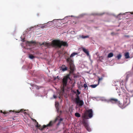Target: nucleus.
I'll list each match as a JSON object with an SVG mask.
<instances>
[{
	"instance_id": "nucleus-1",
	"label": "nucleus",
	"mask_w": 133,
	"mask_h": 133,
	"mask_svg": "<svg viewBox=\"0 0 133 133\" xmlns=\"http://www.w3.org/2000/svg\"><path fill=\"white\" fill-rule=\"evenodd\" d=\"M51 45L56 49H59L61 48L62 46L67 47L68 44L66 42L54 40L52 41Z\"/></svg>"
},
{
	"instance_id": "nucleus-2",
	"label": "nucleus",
	"mask_w": 133,
	"mask_h": 133,
	"mask_svg": "<svg viewBox=\"0 0 133 133\" xmlns=\"http://www.w3.org/2000/svg\"><path fill=\"white\" fill-rule=\"evenodd\" d=\"M77 54V53L73 52L71 55L70 57H68L66 59V62L69 63L70 66V74H72L74 72L75 69L72 58H71Z\"/></svg>"
},
{
	"instance_id": "nucleus-3",
	"label": "nucleus",
	"mask_w": 133,
	"mask_h": 133,
	"mask_svg": "<svg viewBox=\"0 0 133 133\" xmlns=\"http://www.w3.org/2000/svg\"><path fill=\"white\" fill-rule=\"evenodd\" d=\"M70 75V74H68L64 77L63 79V84L64 87L66 86L68 80V79H70V78L69 77Z\"/></svg>"
},
{
	"instance_id": "nucleus-4",
	"label": "nucleus",
	"mask_w": 133,
	"mask_h": 133,
	"mask_svg": "<svg viewBox=\"0 0 133 133\" xmlns=\"http://www.w3.org/2000/svg\"><path fill=\"white\" fill-rule=\"evenodd\" d=\"M53 124V122L52 121H50L49 123L47 124L46 125H43V127H41L40 128H39V129H40L42 131L46 127H51L52 126Z\"/></svg>"
},
{
	"instance_id": "nucleus-5",
	"label": "nucleus",
	"mask_w": 133,
	"mask_h": 133,
	"mask_svg": "<svg viewBox=\"0 0 133 133\" xmlns=\"http://www.w3.org/2000/svg\"><path fill=\"white\" fill-rule=\"evenodd\" d=\"M86 114L88 115L90 118H91L93 115L92 110V109H89L86 111Z\"/></svg>"
},
{
	"instance_id": "nucleus-6",
	"label": "nucleus",
	"mask_w": 133,
	"mask_h": 133,
	"mask_svg": "<svg viewBox=\"0 0 133 133\" xmlns=\"http://www.w3.org/2000/svg\"><path fill=\"white\" fill-rule=\"evenodd\" d=\"M86 117V115L85 114L83 116V120L82 121V122L83 124L84 125V126H85L86 125H87V124H88L86 122V120L85 119Z\"/></svg>"
},
{
	"instance_id": "nucleus-7",
	"label": "nucleus",
	"mask_w": 133,
	"mask_h": 133,
	"mask_svg": "<svg viewBox=\"0 0 133 133\" xmlns=\"http://www.w3.org/2000/svg\"><path fill=\"white\" fill-rule=\"evenodd\" d=\"M109 101L112 103H118L119 102V101L117 99L112 98L109 99Z\"/></svg>"
},
{
	"instance_id": "nucleus-8",
	"label": "nucleus",
	"mask_w": 133,
	"mask_h": 133,
	"mask_svg": "<svg viewBox=\"0 0 133 133\" xmlns=\"http://www.w3.org/2000/svg\"><path fill=\"white\" fill-rule=\"evenodd\" d=\"M75 103L79 106H82L84 104V102L82 100H79L78 101H76L75 102Z\"/></svg>"
},
{
	"instance_id": "nucleus-9",
	"label": "nucleus",
	"mask_w": 133,
	"mask_h": 133,
	"mask_svg": "<svg viewBox=\"0 0 133 133\" xmlns=\"http://www.w3.org/2000/svg\"><path fill=\"white\" fill-rule=\"evenodd\" d=\"M58 20L59 19H58ZM57 20H58V19H54L52 21H49L47 23L48 25H49V27L50 26H53L55 24L54 22L55 21L56 22V21H57Z\"/></svg>"
},
{
	"instance_id": "nucleus-10",
	"label": "nucleus",
	"mask_w": 133,
	"mask_h": 133,
	"mask_svg": "<svg viewBox=\"0 0 133 133\" xmlns=\"http://www.w3.org/2000/svg\"><path fill=\"white\" fill-rule=\"evenodd\" d=\"M117 103L119 107L122 109H123L126 107L124 103H121L119 101V102H118Z\"/></svg>"
},
{
	"instance_id": "nucleus-11",
	"label": "nucleus",
	"mask_w": 133,
	"mask_h": 133,
	"mask_svg": "<svg viewBox=\"0 0 133 133\" xmlns=\"http://www.w3.org/2000/svg\"><path fill=\"white\" fill-rule=\"evenodd\" d=\"M124 103L127 106L130 103V99L129 98H125L124 100Z\"/></svg>"
},
{
	"instance_id": "nucleus-12",
	"label": "nucleus",
	"mask_w": 133,
	"mask_h": 133,
	"mask_svg": "<svg viewBox=\"0 0 133 133\" xmlns=\"http://www.w3.org/2000/svg\"><path fill=\"white\" fill-rule=\"evenodd\" d=\"M82 50L86 54V55L88 56H90V55L89 53V52L88 49H86L84 48H82Z\"/></svg>"
},
{
	"instance_id": "nucleus-13",
	"label": "nucleus",
	"mask_w": 133,
	"mask_h": 133,
	"mask_svg": "<svg viewBox=\"0 0 133 133\" xmlns=\"http://www.w3.org/2000/svg\"><path fill=\"white\" fill-rule=\"evenodd\" d=\"M60 69L63 71H64L67 70V68L64 65H62L60 67Z\"/></svg>"
},
{
	"instance_id": "nucleus-14",
	"label": "nucleus",
	"mask_w": 133,
	"mask_h": 133,
	"mask_svg": "<svg viewBox=\"0 0 133 133\" xmlns=\"http://www.w3.org/2000/svg\"><path fill=\"white\" fill-rule=\"evenodd\" d=\"M131 94V92H129V93H126L125 95H124L126 97H127L126 98H129L130 99V98L132 97L133 96V95H130V94Z\"/></svg>"
},
{
	"instance_id": "nucleus-15",
	"label": "nucleus",
	"mask_w": 133,
	"mask_h": 133,
	"mask_svg": "<svg viewBox=\"0 0 133 133\" xmlns=\"http://www.w3.org/2000/svg\"><path fill=\"white\" fill-rule=\"evenodd\" d=\"M39 44H40L41 45H44V46H49L50 45L49 43H47L46 42H43L42 44H41V43H39Z\"/></svg>"
},
{
	"instance_id": "nucleus-16",
	"label": "nucleus",
	"mask_w": 133,
	"mask_h": 133,
	"mask_svg": "<svg viewBox=\"0 0 133 133\" xmlns=\"http://www.w3.org/2000/svg\"><path fill=\"white\" fill-rule=\"evenodd\" d=\"M100 82V77H98V83L97 84H94V85H91L90 86L92 88H94L96 87L99 84V82Z\"/></svg>"
},
{
	"instance_id": "nucleus-17",
	"label": "nucleus",
	"mask_w": 133,
	"mask_h": 133,
	"mask_svg": "<svg viewBox=\"0 0 133 133\" xmlns=\"http://www.w3.org/2000/svg\"><path fill=\"white\" fill-rule=\"evenodd\" d=\"M84 126L85 128L89 132H90L91 131V129L90 128V127L89 126L88 124H87V125H86Z\"/></svg>"
},
{
	"instance_id": "nucleus-18",
	"label": "nucleus",
	"mask_w": 133,
	"mask_h": 133,
	"mask_svg": "<svg viewBox=\"0 0 133 133\" xmlns=\"http://www.w3.org/2000/svg\"><path fill=\"white\" fill-rule=\"evenodd\" d=\"M125 58L127 59L130 58L129 53L128 52H127L125 54Z\"/></svg>"
},
{
	"instance_id": "nucleus-19",
	"label": "nucleus",
	"mask_w": 133,
	"mask_h": 133,
	"mask_svg": "<svg viewBox=\"0 0 133 133\" xmlns=\"http://www.w3.org/2000/svg\"><path fill=\"white\" fill-rule=\"evenodd\" d=\"M100 100L104 102H108V100L104 97H100Z\"/></svg>"
},
{
	"instance_id": "nucleus-20",
	"label": "nucleus",
	"mask_w": 133,
	"mask_h": 133,
	"mask_svg": "<svg viewBox=\"0 0 133 133\" xmlns=\"http://www.w3.org/2000/svg\"><path fill=\"white\" fill-rule=\"evenodd\" d=\"M113 56V53L112 52H111L108 54V58H110L112 57Z\"/></svg>"
},
{
	"instance_id": "nucleus-21",
	"label": "nucleus",
	"mask_w": 133,
	"mask_h": 133,
	"mask_svg": "<svg viewBox=\"0 0 133 133\" xmlns=\"http://www.w3.org/2000/svg\"><path fill=\"white\" fill-rule=\"evenodd\" d=\"M79 100H80L79 96L78 95H77L76 97L75 98V102Z\"/></svg>"
},
{
	"instance_id": "nucleus-22",
	"label": "nucleus",
	"mask_w": 133,
	"mask_h": 133,
	"mask_svg": "<svg viewBox=\"0 0 133 133\" xmlns=\"http://www.w3.org/2000/svg\"><path fill=\"white\" fill-rule=\"evenodd\" d=\"M75 116L77 117H79L81 116L80 114L78 113H77V112L75 114Z\"/></svg>"
},
{
	"instance_id": "nucleus-23",
	"label": "nucleus",
	"mask_w": 133,
	"mask_h": 133,
	"mask_svg": "<svg viewBox=\"0 0 133 133\" xmlns=\"http://www.w3.org/2000/svg\"><path fill=\"white\" fill-rule=\"evenodd\" d=\"M102 77H100V81L102 80L103 78H104L105 77V74H102Z\"/></svg>"
},
{
	"instance_id": "nucleus-24",
	"label": "nucleus",
	"mask_w": 133,
	"mask_h": 133,
	"mask_svg": "<svg viewBox=\"0 0 133 133\" xmlns=\"http://www.w3.org/2000/svg\"><path fill=\"white\" fill-rule=\"evenodd\" d=\"M83 86L85 88V89L87 90H88V87L86 84H84Z\"/></svg>"
},
{
	"instance_id": "nucleus-25",
	"label": "nucleus",
	"mask_w": 133,
	"mask_h": 133,
	"mask_svg": "<svg viewBox=\"0 0 133 133\" xmlns=\"http://www.w3.org/2000/svg\"><path fill=\"white\" fill-rule=\"evenodd\" d=\"M29 57L31 59H33L35 58V57L32 55H29Z\"/></svg>"
},
{
	"instance_id": "nucleus-26",
	"label": "nucleus",
	"mask_w": 133,
	"mask_h": 133,
	"mask_svg": "<svg viewBox=\"0 0 133 133\" xmlns=\"http://www.w3.org/2000/svg\"><path fill=\"white\" fill-rule=\"evenodd\" d=\"M122 57V55H121L119 54L117 56V59H120L121 57Z\"/></svg>"
},
{
	"instance_id": "nucleus-27",
	"label": "nucleus",
	"mask_w": 133,
	"mask_h": 133,
	"mask_svg": "<svg viewBox=\"0 0 133 133\" xmlns=\"http://www.w3.org/2000/svg\"><path fill=\"white\" fill-rule=\"evenodd\" d=\"M49 25H48V24H47L46 25H44L42 26V28H47V27H49Z\"/></svg>"
},
{
	"instance_id": "nucleus-28",
	"label": "nucleus",
	"mask_w": 133,
	"mask_h": 133,
	"mask_svg": "<svg viewBox=\"0 0 133 133\" xmlns=\"http://www.w3.org/2000/svg\"><path fill=\"white\" fill-rule=\"evenodd\" d=\"M89 37V36H84L83 35H82L81 36V37L83 38H88Z\"/></svg>"
},
{
	"instance_id": "nucleus-29",
	"label": "nucleus",
	"mask_w": 133,
	"mask_h": 133,
	"mask_svg": "<svg viewBox=\"0 0 133 133\" xmlns=\"http://www.w3.org/2000/svg\"><path fill=\"white\" fill-rule=\"evenodd\" d=\"M122 91L123 92V94L125 95L126 93V90L124 89H122Z\"/></svg>"
},
{
	"instance_id": "nucleus-30",
	"label": "nucleus",
	"mask_w": 133,
	"mask_h": 133,
	"mask_svg": "<svg viewBox=\"0 0 133 133\" xmlns=\"http://www.w3.org/2000/svg\"><path fill=\"white\" fill-rule=\"evenodd\" d=\"M116 34V33H115L114 32H112L111 33V35H112V36H113L114 35H115L116 34Z\"/></svg>"
},
{
	"instance_id": "nucleus-31",
	"label": "nucleus",
	"mask_w": 133,
	"mask_h": 133,
	"mask_svg": "<svg viewBox=\"0 0 133 133\" xmlns=\"http://www.w3.org/2000/svg\"><path fill=\"white\" fill-rule=\"evenodd\" d=\"M77 92L78 95H79L80 94V92L78 90H77Z\"/></svg>"
},
{
	"instance_id": "nucleus-32",
	"label": "nucleus",
	"mask_w": 133,
	"mask_h": 133,
	"mask_svg": "<svg viewBox=\"0 0 133 133\" xmlns=\"http://www.w3.org/2000/svg\"><path fill=\"white\" fill-rule=\"evenodd\" d=\"M37 124H38V123L37 122ZM36 127H37L38 128H40V127H41V126H40V125H39L38 124L37 125H36Z\"/></svg>"
},
{
	"instance_id": "nucleus-33",
	"label": "nucleus",
	"mask_w": 133,
	"mask_h": 133,
	"mask_svg": "<svg viewBox=\"0 0 133 133\" xmlns=\"http://www.w3.org/2000/svg\"><path fill=\"white\" fill-rule=\"evenodd\" d=\"M34 85L36 87L37 89H39V88L38 87V86H36L35 85Z\"/></svg>"
},
{
	"instance_id": "nucleus-34",
	"label": "nucleus",
	"mask_w": 133,
	"mask_h": 133,
	"mask_svg": "<svg viewBox=\"0 0 133 133\" xmlns=\"http://www.w3.org/2000/svg\"><path fill=\"white\" fill-rule=\"evenodd\" d=\"M124 37H129V36L128 35H124Z\"/></svg>"
},
{
	"instance_id": "nucleus-35",
	"label": "nucleus",
	"mask_w": 133,
	"mask_h": 133,
	"mask_svg": "<svg viewBox=\"0 0 133 133\" xmlns=\"http://www.w3.org/2000/svg\"><path fill=\"white\" fill-rule=\"evenodd\" d=\"M53 97H54V98H56V97H57L55 95H54Z\"/></svg>"
},
{
	"instance_id": "nucleus-36",
	"label": "nucleus",
	"mask_w": 133,
	"mask_h": 133,
	"mask_svg": "<svg viewBox=\"0 0 133 133\" xmlns=\"http://www.w3.org/2000/svg\"><path fill=\"white\" fill-rule=\"evenodd\" d=\"M63 120V119L62 118H61L59 119V121H62Z\"/></svg>"
},
{
	"instance_id": "nucleus-37",
	"label": "nucleus",
	"mask_w": 133,
	"mask_h": 133,
	"mask_svg": "<svg viewBox=\"0 0 133 133\" xmlns=\"http://www.w3.org/2000/svg\"><path fill=\"white\" fill-rule=\"evenodd\" d=\"M30 42L32 43H35V42L32 41H31V42Z\"/></svg>"
},
{
	"instance_id": "nucleus-38",
	"label": "nucleus",
	"mask_w": 133,
	"mask_h": 133,
	"mask_svg": "<svg viewBox=\"0 0 133 133\" xmlns=\"http://www.w3.org/2000/svg\"><path fill=\"white\" fill-rule=\"evenodd\" d=\"M24 111V110L23 109H22L20 110V111Z\"/></svg>"
},
{
	"instance_id": "nucleus-39",
	"label": "nucleus",
	"mask_w": 133,
	"mask_h": 133,
	"mask_svg": "<svg viewBox=\"0 0 133 133\" xmlns=\"http://www.w3.org/2000/svg\"><path fill=\"white\" fill-rule=\"evenodd\" d=\"M33 28V27H31L30 28H29V29H30V30L31 29H32Z\"/></svg>"
},
{
	"instance_id": "nucleus-40",
	"label": "nucleus",
	"mask_w": 133,
	"mask_h": 133,
	"mask_svg": "<svg viewBox=\"0 0 133 133\" xmlns=\"http://www.w3.org/2000/svg\"><path fill=\"white\" fill-rule=\"evenodd\" d=\"M3 113L4 114H6V112H3Z\"/></svg>"
},
{
	"instance_id": "nucleus-41",
	"label": "nucleus",
	"mask_w": 133,
	"mask_h": 133,
	"mask_svg": "<svg viewBox=\"0 0 133 133\" xmlns=\"http://www.w3.org/2000/svg\"><path fill=\"white\" fill-rule=\"evenodd\" d=\"M130 14H133V12H130Z\"/></svg>"
},
{
	"instance_id": "nucleus-42",
	"label": "nucleus",
	"mask_w": 133,
	"mask_h": 133,
	"mask_svg": "<svg viewBox=\"0 0 133 133\" xmlns=\"http://www.w3.org/2000/svg\"><path fill=\"white\" fill-rule=\"evenodd\" d=\"M129 77V76H128V74L127 75V77Z\"/></svg>"
},
{
	"instance_id": "nucleus-43",
	"label": "nucleus",
	"mask_w": 133,
	"mask_h": 133,
	"mask_svg": "<svg viewBox=\"0 0 133 133\" xmlns=\"http://www.w3.org/2000/svg\"><path fill=\"white\" fill-rule=\"evenodd\" d=\"M1 113H3V112L2 111H1Z\"/></svg>"
},
{
	"instance_id": "nucleus-44",
	"label": "nucleus",
	"mask_w": 133,
	"mask_h": 133,
	"mask_svg": "<svg viewBox=\"0 0 133 133\" xmlns=\"http://www.w3.org/2000/svg\"><path fill=\"white\" fill-rule=\"evenodd\" d=\"M62 20V21H63V20Z\"/></svg>"
},
{
	"instance_id": "nucleus-45",
	"label": "nucleus",
	"mask_w": 133,
	"mask_h": 133,
	"mask_svg": "<svg viewBox=\"0 0 133 133\" xmlns=\"http://www.w3.org/2000/svg\"><path fill=\"white\" fill-rule=\"evenodd\" d=\"M64 23H63V24H64Z\"/></svg>"
}]
</instances>
